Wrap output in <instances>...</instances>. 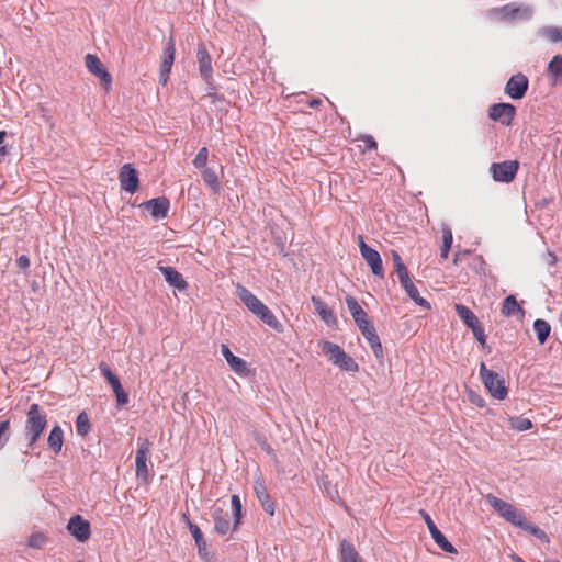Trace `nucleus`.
<instances>
[{
    "label": "nucleus",
    "mask_w": 562,
    "mask_h": 562,
    "mask_svg": "<svg viewBox=\"0 0 562 562\" xmlns=\"http://www.w3.org/2000/svg\"><path fill=\"white\" fill-rule=\"evenodd\" d=\"M346 304L359 330L370 345L373 355L378 360L382 361L384 357L383 347L380 337L376 334V329L373 323L369 319L367 312L360 306L357 299L352 295L346 296Z\"/></svg>",
    "instance_id": "1"
},
{
    "label": "nucleus",
    "mask_w": 562,
    "mask_h": 562,
    "mask_svg": "<svg viewBox=\"0 0 562 562\" xmlns=\"http://www.w3.org/2000/svg\"><path fill=\"white\" fill-rule=\"evenodd\" d=\"M237 295L247 308L258 317L262 323L278 333H283L284 326L280 323L271 310L263 304L251 291L238 284Z\"/></svg>",
    "instance_id": "2"
},
{
    "label": "nucleus",
    "mask_w": 562,
    "mask_h": 562,
    "mask_svg": "<svg viewBox=\"0 0 562 562\" xmlns=\"http://www.w3.org/2000/svg\"><path fill=\"white\" fill-rule=\"evenodd\" d=\"M232 503V515H233V525L231 526L229 515L224 512L222 508H215L212 513V518L214 521V530L222 536L228 533L232 529L236 531L239 528L243 517V505L238 495L234 494L231 498Z\"/></svg>",
    "instance_id": "3"
},
{
    "label": "nucleus",
    "mask_w": 562,
    "mask_h": 562,
    "mask_svg": "<svg viewBox=\"0 0 562 562\" xmlns=\"http://www.w3.org/2000/svg\"><path fill=\"white\" fill-rule=\"evenodd\" d=\"M47 425V416L37 403L31 404L26 413L25 437L27 447L33 448Z\"/></svg>",
    "instance_id": "4"
},
{
    "label": "nucleus",
    "mask_w": 562,
    "mask_h": 562,
    "mask_svg": "<svg viewBox=\"0 0 562 562\" xmlns=\"http://www.w3.org/2000/svg\"><path fill=\"white\" fill-rule=\"evenodd\" d=\"M321 348L324 355L328 357V360L339 369L347 372H358L359 364L345 352V350L337 344L330 341H323Z\"/></svg>",
    "instance_id": "5"
},
{
    "label": "nucleus",
    "mask_w": 562,
    "mask_h": 562,
    "mask_svg": "<svg viewBox=\"0 0 562 562\" xmlns=\"http://www.w3.org/2000/svg\"><path fill=\"white\" fill-rule=\"evenodd\" d=\"M480 375L484 386L490 394L496 400H504L508 394V389L505 386V380L493 370L486 368L482 362L480 366Z\"/></svg>",
    "instance_id": "6"
},
{
    "label": "nucleus",
    "mask_w": 562,
    "mask_h": 562,
    "mask_svg": "<svg viewBox=\"0 0 562 562\" xmlns=\"http://www.w3.org/2000/svg\"><path fill=\"white\" fill-rule=\"evenodd\" d=\"M519 164L517 160H505L502 162H493L491 166V172L493 179L497 182L509 183L514 180Z\"/></svg>",
    "instance_id": "7"
},
{
    "label": "nucleus",
    "mask_w": 562,
    "mask_h": 562,
    "mask_svg": "<svg viewBox=\"0 0 562 562\" xmlns=\"http://www.w3.org/2000/svg\"><path fill=\"white\" fill-rule=\"evenodd\" d=\"M516 115V108L512 103H494L488 108V119L510 126Z\"/></svg>",
    "instance_id": "8"
},
{
    "label": "nucleus",
    "mask_w": 562,
    "mask_h": 562,
    "mask_svg": "<svg viewBox=\"0 0 562 562\" xmlns=\"http://www.w3.org/2000/svg\"><path fill=\"white\" fill-rule=\"evenodd\" d=\"M360 243L359 248L362 258L366 260V262L371 268V271L374 276L383 278L384 277V269H383V262L380 254L370 247L368 244L364 243L363 238L360 236Z\"/></svg>",
    "instance_id": "9"
},
{
    "label": "nucleus",
    "mask_w": 562,
    "mask_h": 562,
    "mask_svg": "<svg viewBox=\"0 0 562 562\" xmlns=\"http://www.w3.org/2000/svg\"><path fill=\"white\" fill-rule=\"evenodd\" d=\"M196 61L199 65L200 76L207 86L213 82L212 57L203 43L198 44Z\"/></svg>",
    "instance_id": "10"
},
{
    "label": "nucleus",
    "mask_w": 562,
    "mask_h": 562,
    "mask_svg": "<svg viewBox=\"0 0 562 562\" xmlns=\"http://www.w3.org/2000/svg\"><path fill=\"white\" fill-rule=\"evenodd\" d=\"M119 181L121 189L128 192L135 193L139 188L138 172L134 166L130 162L124 164L119 171Z\"/></svg>",
    "instance_id": "11"
},
{
    "label": "nucleus",
    "mask_w": 562,
    "mask_h": 562,
    "mask_svg": "<svg viewBox=\"0 0 562 562\" xmlns=\"http://www.w3.org/2000/svg\"><path fill=\"white\" fill-rule=\"evenodd\" d=\"M528 87L529 80L527 76L518 72L508 79L505 86V93L513 100H520L526 95Z\"/></svg>",
    "instance_id": "12"
},
{
    "label": "nucleus",
    "mask_w": 562,
    "mask_h": 562,
    "mask_svg": "<svg viewBox=\"0 0 562 562\" xmlns=\"http://www.w3.org/2000/svg\"><path fill=\"white\" fill-rule=\"evenodd\" d=\"M176 47L173 35H170L165 44L162 60L159 68V81L165 85L169 79V74L175 60Z\"/></svg>",
    "instance_id": "13"
},
{
    "label": "nucleus",
    "mask_w": 562,
    "mask_h": 562,
    "mask_svg": "<svg viewBox=\"0 0 562 562\" xmlns=\"http://www.w3.org/2000/svg\"><path fill=\"white\" fill-rule=\"evenodd\" d=\"M420 515L423 516L427 527H428V530L434 539V541L437 543V546L445 552L447 553H457V549L448 541V539L446 538V536L437 528L436 524L434 522V520L431 519V517L429 516V514L422 509L420 510Z\"/></svg>",
    "instance_id": "14"
},
{
    "label": "nucleus",
    "mask_w": 562,
    "mask_h": 562,
    "mask_svg": "<svg viewBox=\"0 0 562 562\" xmlns=\"http://www.w3.org/2000/svg\"><path fill=\"white\" fill-rule=\"evenodd\" d=\"M150 451V442L147 438L137 439V451L135 458L136 465V476L137 477H147L148 475V467H147V458Z\"/></svg>",
    "instance_id": "15"
},
{
    "label": "nucleus",
    "mask_w": 562,
    "mask_h": 562,
    "mask_svg": "<svg viewBox=\"0 0 562 562\" xmlns=\"http://www.w3.org/2000/svg\"><path fill=\"white\" fill-rule=\"evenodd\" d=\"M254 492L256 494V497L258 498L262 509L270 516L274 515L276 510V504L271 499L268 488L265 482V479L259 475L254 480Z\"/></svg>",
    "instance_id": "16"
},
{
    "label": "nucleus",
    "mask_w": 562,
    "mask_h": 562,
    "mask_svg": "<svg viewBox=\"0 0 562 562\" xmlns=\"http://www.w3.org/2000/svg\"><path fill=\"white\" fill-rule=\"evenodd\" d=\"M85 63H86L87 69L91 74L97 76L100 79L101 85L108 89L112 82V76L106 70L104 65L101 63L99 57L97 55L87 54L85 57Z\"/></svg>",
    "instance_id": "17"
},
{
    "label": "nucleus",
    "mask_w": 562,
    "mask_h": 562,
    "mask_svg": "<svg viewBox=\"0 0 562 562\" xmlns=\"http://www.w3.org/2000/svg\"><path fill=\"white\" fill-rule=\"evenodd\" d=\"M67 529L80 542L87 541L91 536L90 522L80 515H75L69 519Z\"/></svg>",
    "instance_id": "18"
},
{
    "label": "nucleus",
    "mask_w": 562,
    "mask_h": 562,
    "mask_svg": "<svg viewBox=\"0 0 562 562\" xmlns=\"http://www.w3.org/2000/svg\"><path fill=\"white\" fill-rule=\"evenodd\" d=\"M155 220H162L168 216L170 202L166 196L150 199L142 204Z\"/></svg>",
    "instance_id": "19"
},
{
    "label": "nucleus",
    "mask_w": 562,
    "mask_h": 562,
    "mask_svg": "<svg viewBox=\"0 0 562 562\" xmlns=\"http://www.w3.org/2000/svg\"><path fill=\"white\" fill-rule=\"evenodd\" d=\"M221 351L227 364L236 374L240 376H247L249 374L247 362L244 359L235 356L227 345L223 344L221 346Z\"/></svg>",
    "instance_id": "20"
},
{
    "label": "nucleus",
    "mask_w": 562,
    "mask_h": 562,
    "mask_svg": "<svg viewBox=\"0 0 562 562\" xmlns=\"http://www.w3.org/2000/svg\"><path fill=\"white\" fill-rule=\"evenodd\" d=\"M158 270L162 273L165 277L166 282L179 291H184L189 284L184 280L183 276L176 270L173 267L169 266H158Z\"/></svg>",
    "instance_id": "21"
},
{
    "label": "nucleus",
    "mask_w": 562,
    "mask_h": 562,
    "mask_svg": "<svg viewBox=\"0 0 562 562\" xmlns=\"http://www.w3.org/2000/svg\"><path fill=\"white\" fill-rule=\"evenodd\" d=\"M311 301L313 303L315 313L323 322H325L328 326L337 324V318L334 314V311L319 296L313 295Z\"/></svg>",
    "instance_id": "22"
},
{
    "label": "nucleus",
    "mask_w": 562,
    "mask_h": 562,
    "mask_svg": "<svg viewBox=\"0 0 562 562\" xmlns=\"http://www.w3.org/2000/svg\"><path fill=\"white\" fill-rule=\"evenodd\" d=\"M183 520L186 521L192 537L194 538L199 555L202 559H206L209 555L207 546L201 529L198 525L193 524L187 515H183Z\"/></svg>",
    "instance_id": "23"
},
{
    "label": "nucleus",
    "mask_w": 562,
    "mask_h": 562,
    "mask_svg": "<svg viewBox=\"0 0 562 562\" xmlns=\"http://www.w3.org/2000/svg\"><path fill=\"white\" fill-rule=\"evenodd\" d=\"M547 76L552 86L562 85V55H555L549 61Z\"/></svg>",
    "instance_id": "24"
},
{
    "label": "nucleus",
    "mask_w": 562,
    "mask_h": 562,
    "mask_svg": "<svg viewBox=\"0 0 562 562\" xmlns=\"http://www.w3.org/2000/svg\"><path fill=\"white\" fill-rule=\"evenodd\" d=\"M339 554L341 562H363L355 546L346 539L340 541Z\"/></svg>",
    "instance_id": "25"
},
{
    "label": "nucleus",
    "mask_w": 562,
    "mask_h": 562,
    "mask_svg": "<svg viewBox=\"0 0 562 562\" xmlns=\"http://www.w3.org/2000/svg\"><path fill=\"white\" fill-rule=\"evenodd\" d=\"M501 312L506 317L515 316L517 314H520L521 316L525 315L524 308L514 295H508L504 299Z\"/></svg>",
    "instance_id": "26"
},
{
    "label": "nucleus",
    "mask_w": 562,
    "mask_h": 562,
    "mask_svg": "<svg viewBox=\"0 0 562 562\" xmlns=\"http://www.w3.org/2000/svg\"><path fill=\"white\" fill-rule=\"evenodd\" d=\"M47 443L49 449H52L55 453H58L61 450L64 443V431L59 425H55L50 430L47 438Z\"/></svg>",
    "instance_id": "27"
},
{
    "label": "nucleus",
    "mask_w": 562,
    "mask_h": 562,
    "mask_svg": "<svg viewBox=\"0 0 562 562\" xmlns=\"http://www.w3.org/2000/svg\"><path fill=\"white\" fill-rule=\"evenodd\" d=\"M406 294L420 307L430 310V303L419 295L417 288L411 280L407 283L402 284Z\"/></svg>",
    "instance_id": "28"
},
{
    "label": "nucleus",
    "mask_w": 562,
    "mask_h": 562,
    "mask_svg": "<svg viewBox=\"0 0 562 562\" xmlns=\"http://www.w3.org/2000/svg\"><path fill=\"white\" fill-rule=\"evenodd\" d=\"M485 499L488 503V505L491 507H493V509L496 510L499 514V516H502L503 518L506 517V515L508 514L507 512H509L510 508L514 506V505L496 497L493 494H487Z\"/></svg>",
    "instance_id": "29"
},
{
    "label": "nucleus",
    "mask_w": 562,
    "mask_h": 562,
    "mask_svg": "<svg viewBox=\"0 0 562 562\" xmlns=\"http://www.w3.org/2000/svg\"><path fill=\"white\" fill-rule=\"evenodd\" d=\"M454 310L460 319L467 325V327H471L479 322L476 315L465 305L456 304Z\"/></svg>",
    "instance_id": "30"
},
{
    "label": "nucleus",
    "mask_w": 562,
    "mask_h": 562,
    "mask_svg": "<svg viewBox=\"0 0 562 562\" xmlns=\"http://www.w3.org/2000/svg\"><path fill=\"white\" fill-rule=\"evenodd\" d=\"M533 330L539 344L543 345L549 338L551 326L547 321L538 318L533 322Z\"/></svg>",
    "instance_id": "31"
},
{
    "label": "nucleus",
    "mask_w": 562,
    "mask_h": 562,
    "mask_svg": "<svg viewBox=\"0 0 562 562\" xmlns=\"http://www.w3.org/2000/svg\"><path fill=\"white\" fill-rule=\"evenodd\" d=\"M202 178L203 181L214 191V193H218L221 191V182L214 169L209 167L203 168Z\"/></svg>",
    "instance_id": "32"
},
{
    "label": "nucleus",
    "mask_w": 562,
    "mask_h": 562,
    "mask_svg": "<svg viewBox=\"0 0 562 562\" xmlns=\"http://www.w3.org/2000/svg\"><path fill=\"white\" fill-rule=\"evenodd\" d=\"M540 34L551 43H562V27L544 26L540 30Z\"/></svg>",
    "instance_id": "33"
},
{
    "label": "nucleus",
    "mask_w": 562,
    "mask_h": 562,
    "mask_svg": "<svg viewBox=\"0 0 562 562\" xmlns=\"http://www.w3.org/2000/svg\"><path fill=\"white\" fill-rule=\"evenodd\" d=\"M76 430L77 434L81 437H85L90 432L91 423L86 412H81L78 414L76 419Z\"/></svg>",
    "instance_id": "34"
},
{
    "label": "nucleus",
    "mask_w": 562,
    "mask_h": 562,
    "mask_svg": "<svg viewBox=\"0 0 562 562\" xmlns=\"http://www.w3.org/2000/svg\"><path fill=\"white\" fill-rule=\"evenodd\" d=\"M508 514L504 518L506 521L510 522L512 525L518 527L521 529L524 524L527 521V518L525 517L524 512L517 509L515 506L510 508Z\"/></svg>",
    "instance_id": "35"
},
{
    "label": "nucleus",
    "mask_w": 562,
    "mask_h": 562,
    "mask_svg": "<svg viewBox=\"0 0 562 562\" xmlns=\"http://www.w3.org/2000/svg\"><path fill=\"white\" fill-rule=\"evenodd\" d=\"M521 529L535 536L537 539L544 543H549L550 541L548 535L541 528H539L538 526L533 525L528 520L524 524Z\"/></svg>",
    "instance_id": "36"
},
{
    "label": "nucleus",
    "mask_w": 562,
    "mask_h": 562,
    "mask_svg": "<svg viewBox=\"0 0 562 562\" xmlns=\"http://www.w3.org/2000/svg\"><path fill=\"white\" fill-rule=\"evenodd\" d=\"M99 370L111 386L121 382L117 375L112 372L111 368L104 361L99 363Z\"/></svg>",
    "instance_id": "37"
},
{
    "label": "nucleus",
    "mask_w": 562,
    "mask_h": 562,
    "mask_svg": "<svg viewBox=\"0 0 562 562\" xmlns=\"http://www.w3.org/2000/svg\"><path fill=\"white\" fill-rule=\"evenodd\" d=\"M47 542V537L43 532H34L30 536L27 544L33 549H42Z\"/></svg>",
    "instance_id": "38"
},
{
    "label": "nucleus",
    "mask_w": 562,
    "mask_h": 562,
    "mask_svg": "<svg viewBox=\"0 0 562 562\" xmlns=\"http://www.w3.org/2000/svg\"><path fill=\"white\" fill-rule=\"evenodd\" d=\"M116 397L117 407H123L128 403V394L123 390L121 382L112 386Z\"/></svg>",
    "instance_id": "39"
},
{
    "label": "nucleus",
    "mask_w": 562,
    "mask_h": 562,
    "mask_svg": "<svg viewBox=\"0 0 562 562\" xmlns=\"http://www.w3.org/2000/svg\"><path fill=\"white\" fill-rule=\"evenodd\" d=\"M207 157H209V150L206 147H202L198 154L195 155L192 164L193 166L196 168V169H203L206 167V162H207Z\"/></svg>",
    "instance_id": "40"
},
{
    "label": "nucleus",
    "mask_w": 562,
    "mask_h": 562,
    "mask_svg": "<svg viewBox=\"0 0 562 562\" xmlns=\"http://www.w3.org/2000/svg\"><path fill=\"white\" fill-rule=\"evenodd\" d=\"M470 329L472 330V334L473 336L475 337V339L482 345L484 346L485 342H486V335H485V331H484V328L483 326L481 325L480 321L474 324L473 326L470 327Z\"/></svg>",
    "instance_id": "41"
},
{
    "label": "nucleus",
    "mask_w": 562,
    "mask_h": 562,
    "mask_svg": "<svg viewBox=\"0 0 562 562\" xmlns=\"http://www.w3.org/2000/svg\"><path fill=\"white\" fill-rule=\"evenodd\" d=\"M512 426L519 431H525L532 428V423L528 418L516 417L512 420Z\"/></svg>",
    "instance_id": "42"
},
{
    "label": "nucleus",
    "mask_w": 562,
    "mask_h": 562,
    "mask_svg": "<svg viewBox=\"0 0 562 562\" xmlns=\"http://www.w3.org/2000/svg\"><path fill=\"white\" fill-rule=\"evenodd\" d=\"M254 438H255L256 442L260 446V448L263 451H266L268 454H271L273 452V449L269 445V442H268V440H267L265 435H262L261 432L256 431L254 434Z\"/></svg>",
    "instance_id": "43"
},
{
    "label": "nucleus",
    "mask_w": 562,
    "mask_h": 562,
    "mask_svg": "<svg viewBox=\"0 0 562 562\" xmlns=\"http://www.w3.org/2000/svg\"><path fill=\"white\" fill-rule=\"evenodd\" d=\"M10 420L5 419L0 423V448L9 440Z\"/></svg>",
    "instance_id": "44"
},
{
    "label": "nucleus",
    "mask_w": 562,
    "mask_h": 562,
    "mask_svg": "<svg viewBox=\"0 0 562 562\" xmlns=\"http://www.w3.org/2000/svg\"><path fill=\"white\" fill-rule=\"evenodd\" d=\"M441 232H442V246L451 247L452 241H453V235H452L451 228L448 225L443 224Z\"/></svg>",
    "instance_id": "45"
},
{
    "label": "nucleus",
    "mask_w": 562,
    "mask_h": 562,
    "mask_svg": "<svg viewBox=\"0 0 562 562\" xmlns=\"http://www.w3.org/2000/svg\"><path fill=\"white\" fill-rule=\"evenodd\" d=\"M359 139L363 142L366 150H374L378 148V143L371 135H361Z\"/></svg>",
    "instance_id": "46"
},
{
    "label": "nucleus",
    "mask_w": 562,
    "mask_h": 562,
    "mask_svg": "<svg viewBox=\"0 0 562 562\" xmlns=\"http://www.w3.org/2000/svg\"><path fill=\"white\" fill-rule=\"evenodd\" d=\"M395 272L397 274V278H398L401 284L407 283L408 281L412 280L406 266L400 267L398 269L395 270Z\"/></svg>",
    "instance_id": "47"
},
{
    "label": "nucleus",
    "mask_w": 562,
    "mask_h": 562,
    "mask_svg": "<svg viewBox=\"0 0 562 562\" xmlns=\"http://www.w3.org/2000/svg\"><path fill=\"white\" fill-rule=\"evenodd\" d=\"M15 262H16L18 268L21 270L29 269V267L31 265L30 258L26 255H21L20 257H18Z\"/></svg>",
    "instance_id": "48"
},
{
    "label": "nucleus",
    "mask_w": 562,
    "mask_h": 562,
    "mask_svg": "<svg viewBox=\"0 0 562 562\" xmlns=\"http://www.w3.org/2000/svg\"><path fill=\"white\" fill-rule=\"evenodd\" d=\"M470 402L472 404L476 405L480 408L485 406L484 398L481 395H477V394H474V393L470 395Z\"/></svg>",
    "instance_id": "49"
},
{
    "label": "nucleus",
    "mask_w": 562,
    "mask_h": 562,
    "mask_svg": "<svg viewBox=\"0 0 562 562\" xmlns=\"http://www.w3.org/2000/svg\"><path fill=\"white\" fill-rule=\"evenodd\" d=\"M392 259H393V263H394V269H398L400 267H404L405 263L403 262L400 254L395 250H392Z\"/></svg>",
    "instance_id": "50"
},
{
    "label": "nucleus",
    "mask_w": 562,
    "mask_h": 562,
    "mask_svg": "<svg viewBox=\"0 0 562 562\" xmlns=\"http://www.w3.org/2000/svg\"><path fill=\"white\" fill-rule=\"evenodd\" d=\"M502 11H504L507 15L515 16L518 9H516V8L512 9V4H507V5L503 7Z\"/></svg>",
    "instance_id": "51"
},
{
    "label": "nucleus",
    "mask_w": 562,
    "mask_h": 562,
    "mask_svg": "<svg viewBox=\"0 0 562 562\" xmlns=\"http://www.w3.org/2000/svg\"><path fill=\"white\" fill-rule=\"evenodd\" d=\"M470 252V250H464L463 252H456L453 256V265L457 266L459 263L461 255H469Z\"/></svg>",
    "instance_id": "52"
},
{
    "label": "nucleus",
    "mask_w": 562,
    "mask_h": 562,
    "mask_svg": "<svg viewBox=\"0 0 562 562\" xmlns=\"http://www.w3.org/2000/svg\"><path fill=\"white\" fill-rule=\"evenodd\" d=\"M450 248L451 247H446V246H441V249H440V257L442 259H447L448 256H449V251H450Z\"/></svg>",
    "instance_id": "53"
},
{
    "label": "nucleus",
    "mask_w": 562,
    "mask_h": 562,
    "mask_svg": "<svg viewBox=\"0 0 562 562\" xmlns=\"http://www.w3.org/2000/svg\"><path fill=\"white\" fill-rule=\"evenodd\" d=\"M322 103V101L319 99H311L308 100V105L310 108H317L319 104Z\"/></svg>",
    "instance_id": "54"
},
{
    "label": "nucleus",
    "mask_w": 562,
    "mask_h": 562,
    "mask_svg": "<svg viewBox=\"0 0 562 562\" xmlns=\"http://www.w3.org/2000/svg\"><path fill=\"white\" fill-rule=\"evenodd\" d=\"M7 133L4 131H0V145L4 142Z\"/></svg>",
    "instance_id": "55"
},
{
    "label": "nucleus",
    "mask_w": 562,
    "mask_h": 562,
    "mask_svg": "<svg viewBox=\"0 0 562 562\" xmlns=\"http://www.w3.org/2000/svg\"><path fill=\"white\" fill-rule=\"evenodd\" d=\"M549 256L551 257V259H550V263H551V265H554V263H555V261H557L555 256H554L553 254H551V252H549Z\"/></svg>",
    "instance_id": "56"
},
{
    "label": "nucleus",
    "mask_w": 562,
    "mask_h": 562,
    "mask_svg": "<svg viewBox=\"0 0 562 562\" xmlns=\"http://www.w3.org/2000/svg\"><path fill=\"white\" fill-rule=\"evenodd\" d=\"M514 561H515V562H524V560H522L521 558H519V557H515V558H514Z\"/></svg>",
    "instance_id": "57"
},
{
    "label": "nucleus",
    "mask_w": 562,
    "mask_h": 562,
    "mask_svg": "<svg viewBox=\"0 0 562 562\" xmlns=\"http://www.w3.org/2000/svg\"><path fill=\"white\" fill-rule=\"evenodd\" d=\"M4 150H5V147L0 148V153H4Z\"/></svg>",
    "instance_id": "58"
},
{
    "label": "nucleus",
    "mask_w": 562,
    "mask_h": 562,
    "mask_svg": "<svg viewBox=\"0 0 562 562\" xmlns=\"http://www.w3.org/2000/svg\"><path fill=\"white\" fill-rule=\"evenodd\" d=\"M552 562H558V561H552Z\"/></svg>",
    "instance_id": "59"
}]
</instances>
